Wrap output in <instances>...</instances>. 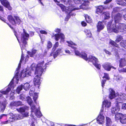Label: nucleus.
Instances as JSON below:
<instances>
[{
    "label": "nucleus",
    "mask_w": 126,
    "mask_h": 126,
    "mask_svg": "<svg viewBox=\"0 0 126 126\" xmlns=\"http://www.w3.org/2000/svg\"><path fill=\"white\" fill-rule=\"evenodd\" d=\"M29 37V34L26 32L25 31V30L23 29V32L21 34V42L23 44H20L22 53L21 59L19 64L18 68L15 72L16 74L9 84H8V88H14L16 85V84L18 83L20 78H23L26 77H28L31 75V72L29 70L25 71L24 70H23L22 71L20 74L18 72V70L20 67L21 63L24 59L23 50L26 47V45L27 44L26 41L28 40Z\"/></svg>",
    "instance_id": "1"
},
{
    "label": "nucleus",
    "mask_w": 126,
    "mask_h": 126,
    "mask_svg": "<svg viewBox=\"0 0 126 126\" xmlns=\"http://www.w3.org/2000/svg\"><path fill=\"white\" fill-rule=\"evenodd\" d=\"M122 15L118 13L114 17L115 23L112 24V21L108 22L107 25L108 31L109 32H113L116 33L123 32L126 31V26L124 23H120L122 20Z\"/></svg>",
    "instance_id": "2"
},
{
    "label": "nucleus",
    "mask_w": 126,
    "mask_h": 126,
    "mask_svg": "<svg viewBox=\"0 0 126 126\" xmlns=\"http://www.w3.org/2000/svg\"><path fill=\"white\" fill-rule=\"evenodd\" d=\"M44 62L39 63L37 65L34 63H32L30 67V69H32L33 71H35V74H38L34 77L33 82L34 85L38 88H39V85L41 83L40 77L44 71V69L46 67V65L48 64V63H46L44 66L43 65Z\"/></svg>",
    "instance_id": "3"
},
{
    "label": "nucleus",
    "mask_w": 126,
    "mask_h": 126,
    "mask_svg": "<svg viewBox=\"0 0 126 126\" xmlns=\"http://www.w3.org/2000/svg\"><path fill=\"white\" fill-rule=\"evenodd\" d=\"M110 94L109 96V98L112 99L116 96H118L116 98V101L117 103L119 104L121 102L120 101L126 100V95L124 94L120 93V94L118 93H115L114 91L112 89H109Z\"/></svg>",
    "instance_id": "4"
},
{
    "label": "nucleus",
    "mask_w": 126,
    "mask_h": 126,
    "mask_svg": "<svg viewBox=\"0 0 126 126\" xmlns=\"http://www.w3.org/2000/svg\"><path fill=\"white\" fill-rule=\"evenodd\" d=\"M53 0L55 2H58V3H57V4L61 7L63 11H65L66 12H68L67 11L68 8V11L69 12H70L71 11L75 10H78L80 9H86L87 8L86 6L84 4H83L79 6V7L76 8H73L72 6H68L66 8L65 7L63 4L59 3V2L57 0Z\"/></svg>",
    "instance_id": "5"
},
{
    "label": "nucleus",
    "mask_w": 126,
    "mask_h": 126,
    "mask_svg": "<svg viewBox=\"0 0 126 126\" xmlns=\"http://www.w3.org/2000/svg\"><path fill=\"white\" fill-rule=\"evenodd\" d=\"M67 43L68 44V46L71 47L75 50V54L77 56H78L82 58L85 60H87V55L84 52L80 53L77 50H76V45L73 43L72 41H67Z\"/></svg>",
    "instance_id": "6"
},
{
    "label": "nucleus",
    "mask_w": 126,
    "mask_h": 126,
    "mask_svg": "<svg viewBox=\"0 0 126 126\" xmlns=\"http://www.w3.org/2000/svg\"><path fill=\"white\" fill-rule=\"evenodd\" d=\"M124 56L125 58L121 59L119 61V66L120 67H123L126 65V53L124 55ZM118 70L120 73H126V67L122 69L119 68Z\"/></svg>",
    "instance_id": "7"
},
{
    "label": "nucleus",
    "mask_w": 126,
    "mask_h": 126,
    "mask_svg": "<svg viewBox=\"0 0 126 126\" xmlns=\"http://www.w3.org/2000/svg\"><path fill=\"white\" fill-rule=\"evenodd\" d=\"M87 60L86 61H88L89 62H92L93 64L97 68L100 69V68L101 65L98 63V59L95 57L92 56H90L89 58H87Z\"/></svg>",
    "instance_id": "8"
},
{
    "label": "nucleus",
    "mask_w": 126,
    "mask_h": 126,
    "mask_svg": "<svg viewBox=\"0 0 126 126\" xmlns=\"http://www.w3.org/2000/svg\"><path fill=\"white\" fill-rule=\"evenodd\" d=\"M14 18L16 21H15L14 17L11 16H8V21L10 23L13 25H15L16 24H19L21 22V21L19 17L17 16H15Z\"/></svg>",
    "instance_id": "9"
},
{
    "label": "nucleus",
    "mask_w": 126,
    "mask_h": 126,
    "mask_svg": "<svg viewBox=\"0 0 126 126\" xmlns=\"http://www.w3.org/2000/svg\"><path fill=\"white\" fill-rule=\"evenodd\" d=\"M8 122H11L14 121L15 120L20 119L23 118L21 115L16 114L14 115L12 113H10L8 114Z\"/></svg>",
    "instance_id": "10"
},
{
    "label": "nucleus",
    "mask_w": 126,
    "mask_h": 126,
    "mask_svg": "<svg viewBox=\"0 0 126 126\" xmlns=\"http://www.w3.org/2000/svg\"><path fill=\"white\" fill-rule=\"evenodd\" d=\"M31 87V86L29 83L26 82L24 84L18 86L16 89V91L18 94H19L20 92L21 91L23 88L26 91H27L29 90Z\"/></svg>",
    "instance_id": "11"
},
{
    "label": "nucleus",
    "mask_w": 126,
    "mask_h": 126,
    "mask_svg": "<svg viewBox=\"0 0 126 126\" xmlns=\"http://www.w3.org/2000/svg\"><path fill=\"white\" fill-rule=\"evenodd\" d=\"M28 109V107L25 106L23 107H21L19 109H16V110L22 114L23 117H27L28 116V113L27 111Z\"/></svg>",
    "instance_id": "12"
},
{
    "label": "nucleus",
    "mask_w": 126,
    "mask_h": 126,
    "mask_svg": "<svg viewBox=\"0 0 126 126\" xmlns=\"http://www.w3.org/2000/svg\"><path fill=\"white\" fill-rule=\"evenodd\" d=\"M52 36V37H54L55 40L56 41H58L59 39H61V43H63L64 41V34L62 33L55 34H53Z\"/></svg>",
    "instance_id": "13"
},
{
    "label": "nucleus",
    "mask_w": 126,
    "mask_h": 126,
    "mask_svg": "<svg viewBox=\"0 0 126 126\" xmlns=\"http://www.w3.org/2000/svg\"><path fill=\"white\" fill-rule=\"evenodd\" d=\"M120 105L119 104L117 103L116 106L115 107H113L111 109V112L112 114H115L118 112L120 109Z\"/></svg>",
    "instance_id": "14"
},
{
    "label": "nucleus",
    "mask_w": 126,
    "mask_h": 126,
    "mask_svg": "<svg viewBox=\"0 0 126 126\" xmlns=\"http://www.w3.org/2000/svg\"><path fill=\"white\" fill-rule=\"evenodd\" d=\"M97 122L100 124H102L104 122V117L102 114L100 113L97 119Z\"/></svg>",
    "instance_id": "15"
},
{
    "label": "nucleus",
    "mask_w": 126,
    "mask_h": 126,
    "mask_svg": "<svg viewBox=\"0 0 126 126\" xmlns=\"http://www.w3.org/2000/svg\"><path fill=\"white\" fill-rule=\"evenodd\" d=\"M22 102L20 101L17 102H11L10 104V107L12 108L13 106L17 107L22 105Z\"/></svg>",
    "instance_id": "16"
},
{
    "label": "nucleus",
    "mask_w": 126,
    "mask_h": 126,
    "mask_svg": "<svg viewBox=\"0 0 126 126\" xmlns=\"http://www.w3.org/2000/svg\"><path fill=\"white\" fill-rule=\"evenodd\" d=\"M62 49L63 48L62 47L59 48L54 52L53 55L54 57V58H55L57 56L60 55V54L62 52Z\"/></svg>",
    "instance_id": "17"
},
{
    "label": "nucleus",
    "mask_w": 126,
    "mask_h": 126,
    "mask_svg": "<svg viewBox=\"0 0 126 126\" xmlns=\"http://www.w3.org/2000/svg\"><path fill=\"white\" fill-rule=\"evenodd\" d=\"M104 68L106 70L110 71V70L111 68H114L109 63H107L103 66Z\"/></svg>",
    "instance_id": "18"
},
{
    "label": "nucleus",
    "mask_w": 126,
    "mask_h": 126,
    "mask_svg": "<svg viewBox=\"0 0 126 126\" xmlns=\"http://www.w3.org/2000/svg\"><path fill=\"white\" fill-rule=\"evenodd\" d=\"M111 105V102L107 100H105L103 102V107L104 106L106 107L109 108L110 107Z\"/></svg>",
    "instance_id": "19"
},
{
    "label": "nucleus",
    "mask_w": 126,
    "mask_h": 126,
    "mask_svg": "<svg viewBox=\"0 0 126 126\" xmlns=\"http://www.w3.org/2000/svg\"><path fill=\"white\" fill-rule=\"evenodd\" d=\"M97 31L99 32L101 30H102L104 28V26L102 22L99 21L97 25Z\"/></svg>",
    "instance_id": "20"
},
{
    "label": "nucleus",
    "mask_w": 126,
    "mask_h": 126,
    "mask_svg": "<svg viewBox=\"0 0 126 126\" xmlns=\"http://www.w3.org/2000/svg\"><path fill=\"white\" fill-rule=\"evenodd\" d=\"M104 8H105L102 5L98 6L96 9V13L99 14L101 13Z\"/></svg>",
    "instance_id": "21"
},
{
    "label": "nucleus",
    "mask_w": 126,
    "mask_h": 126,
    "mask_svg": "<svg viewBox=\"0 0 126 126\" xmlns=\"http://www.w3.org/2000/svg\"><path fill=\"white\" fill-rule=\"evenodd\" d=\"M30 105L31 106V110L32 114H31V115H32V114L33 112H34V113L35 112H36L39 109V107H38V109H36L35 106L33 104Z\"/></svg>",
    "instance_id": "22"
},
{
    "label": "nucleus",
    "mask_w": 126,
    "mask_h": 126,
    "mask_svg": "<svg viewBox=\"0 0 126 126\" xmlns=\"http://www.w3.org/2000/svg\"><path fill=\"white\" fill-rule=\"evenodd\" d=\"M120 120V122L123 124L126 123V115H123Z\"/></svg>",
    "instance_id": "23"
},
{
    "label": "nucleus",
    "mask_w": 126,
    "mask_h": 126,
    "mask_svg": "<svg viewBox=\"0 0 126 126\" xmlns=\"http://www.w3.org/2000/svg\"><path fill=\"white\" fill-rule=\"evenodd\" d=\"M115 119L116 120H120L123 114L121 113H118L115 114Z\"/></svg>",
    "instance_id": "24"
},
{
    "label": "nucleus",
    "mask_w": 126,
    "mask_h": 126,
    "mask_svg": "<svg viewBox=\"0 0 126 126\" xmlns=\"http://www.w3.org/2000/svg\"><path fill=\"white\" fill-rule=\"evenodd\" d=\"M37 51L33 49L31 52L28 51V53L31 57H33L35 54L36 53Z\"/></svg>",
    "instance_id": "25"
},
{
    "label": "nucleus",
    "mask_w": 126,
    "mask_h": 126,
    "mask_svg": "<svg viewBox=\"0 0 126 126\" xmlns=\"http://www.w3.org/2000/svg\"><path fill=\"white\" fill-rule=\"evenodd\" d=\"M106 125L107 126H109L111 125L112 122L110 119L108 117H106Z\"/></svg>",
    "instance_id": "26"
},
{
    "label": "nucleus",
    "mask_w": 126,
    "mask_h": 126,
    "mask_svg": "<svg viewBox=\"0 0 126 126\" xmlns=\"http://www.w3.org/2000/svg\"><path fill=\"white\" fill-rule=\"evenodd\" d=\"M121 13L122 15H123L124 19L126 20V9L121 10Z\"/></svg>",
    "instance_id": "27"
},
{
    "label": "nucleus",
    "mask_w": 126,
    "mask_h": 126,
    "mask_svg": "<svg viewBox=\"0 0 126 126\" xmlns=\"http://www.w3.org/2000/svg\"><path fill=\"white\" fill-rule=\"evenodd\" d=\"M39 109L36 112H35V114L38 118H40L42 116V114L41 112L39 110Z\"/></svg>",
    "instance_id": "28"
},
{
    "label": "nucleus",
    "mask_w": 126,
    "mask_h": 126,
    "mask_svg": "<svg viewBox=\"0 0 126 126\" xmlns=\"http://www.w3.org/2000/svg\"><path fill=\"white\" fill-rule=\"evenodd\" d=\"M0 2L1 4L3 5L6 8L8 7V3L7 1L6 0H0Z\"/></svg>",
    "instance_id": "29"
},
{
    "label": "nucleus",
    "mask_w": 126,
    "mask_h": 126,
    "mask_svg": "<svg viewBox=\"0 0 126 126\" xmlns=\"http://www.w3.org/2000/svg\"><path fill=\"white\" fill-rule=\"evenodd\" d=\"M85 32L86 33L87 37L90 38L91 36V33L90 30L87 29L85 30Z\"/></svg>",
    "instance_id": "30"
},
{
    "label": "nucleus",
    "mask_w": 126,
    "mask_h": 126,
    "mask_svg": "<svg viewBox=\"0 0 126 126\" xmlns=\"http://www.w3.org/2000/svg\"><path fill=\"white\" fill-rule=\"evenodd\" d=\"M1 93L2 94H7L8 93V88L6 89V91H0V93ZM2 95L0 94V99L2 98Z\"/></svg>",
    "instance_id": "31"
},
{
    "label": "nucleus",
    "mask_w": 126,
    "mask_h": 126,
    "mask_svg": "<svg viewBox=\"0 0 126 126\" xmlns=\"http://www.w3.org/2000/svg\"><path fill=\"white\" fill-rule=\"evenodd\" d=\"M103 15L104 16V19H107L110 17L109 14L108 12L104 13Z\"/></svg>",
    "instance_id": "32"
},
{
    "label": "nucleus",
    "mask_w": 126,
    "mask_h": 126,
    "mask_svg": "<svg viewBox=\"0 0 126 126\" xmlns=\"http://www.w3.org/2000/svg\"><path fill=\"white\" fill-rule=\"evenodd\" d=\"M26 100H27L28 103L30 105H31L32 104V101L31 98L29 96L27 97Z\"/></svg>",
    "instance_id": "33"
},
{
    "label": "nucleus",
    "mask_w": 126,
    "mask_h": 126,
    "mask_svg": "<svg viewBox=\"0 0 126 126\" xmlns=\"http://www.w3.org/2000/svg\"><path fill=\"white\" fill-rule=\"evenodd\" d=\"M120 45L122 47L126 49V41H122L120 43Z\"/></svg>",
    "instance_id": "34"
},
{
    "label": "nucleus",
    "mask_w": 126,
    "mask_h": 126,
    "mask_svg": "<svg viewBox=\"0 0 126 126\" xmlns=\"http://www.w3.org/2000/svg\"><path fill=\"white\" fill-rule=\"evenodd\" d=\"M85 18L86 21L88 23H90L91 22V17L88 15H86L85 16Z\"/></svg>",
    "instance_id": "35"
},
{
    "label": "nucleus",
    "mask_w": 126,
    "mask_h": 126,
    "mask_svg": "<svg viewBox=\"0 0 126 126\" xmlns=\"http://www.w3.org/2000/svg\"><path fill=\"white\" fill-rule=\"evenodd\" d=\"M33 96V98L34 102L36 104H37L36 100L38 97V94L37 93H35L34 94Z\"/></svg>",
    "instance_id": "36"
},
{
    "label": "nucleus",
    "mask_w": 126,
    "mask_h": 126,
    "mask_svg": "<svg viewBox=\"0 0 126 126\" xmlns=\"http://www.w3.org/2000/svg\"><path fill=\"white\" fill-rule=\"evenodd\" d=\"M122 39V36L121 35H119L117 37L115 41L116 42L118 43Z\"/></svg>",
    "instance_id": "37"
},
{
    "label": "nucleus",
    "mask_w": 126,
    "mask_h": 126,
    "mask_svg": "<svg viewBox=\"0 0 126 126\" xmlns=\"http://www.w3.org/2000/svg\"><path fill=\"white\" fill-rule=\"evenodd\" d=\"M114 79L117 81H119L122 79V78L119 75H115Z\"/></svg>",
    "instance_id": "38"
},
{
    "label": "nucleus",
    "mask_w": 126,
    "mask_h": 126,
    "mask_svg": "<svg viewBox=\"0 0 126 126\" xmlns=\"http://www.w3.org/2000/svg\"><path fill=\"white\" fill-rule=\"evenodd\" d=\"M109 43L113 46H115L117 47H118V45L113 41H111Z\"/></svg>",
    "instance_id": "39"
},
{
    "label": "nucleus",
    "mask_w": 126,
    "mask_h": 126,
    "mask_svg": "<svg viewBox=\"0 0 126 126\" xmlns=\"http://www.w3.org/2000/svg\"><path fill=\"white\" fill-rule=\"evenodd\" d=\"M35 90L34 88H32L29 91V94L31 96L33 95L34 94V91Z\"/></svg>",
    "instance_id": "40"
},
{
    "label": "nucleus",
    "mask_w": 126,
    "mask_h": 126,
    "mask_svg": "<svg viewBox=\"0 0 126 126\" xmlns=\"http://www.w3.org/2000/svg\"><path fill=\"white\" fill-rule=\"evenodd\" d=\"M8 26L10 27L13 30V32L14 33V34L16 37V38H17V39L18 40V37L17 36V34L16 32L15 31L14 29V28L13 27H12L10 25H8Z\"/></svg>",
    "instance_id": "41"
},
{
    "label": "nucleus",
    "mask_w": 126,
    "mask_h": 126,
    "mask_svg": "<svg viewBox=\"0 0 126 126\" xmlns=\"http://www.w3.org/2000/svg\"><path fill=\"white\" fill-rule=\"evenodd\" d=\"M120 10V8L119 7H115L113 8L112 12V15H113L114 13L118 11H119Z\"/></svg>",
    "instance_id": "42"
},
{
    "label": "nucleus",
    "mask_w": 126,
    "mask_h": 126,
    "mask_svg": "<svg viewBox=\"0 0 126 126\" xmlns=\"http://www.w3.org/2000/svg\"><path fill=\"white\" fill-rule=\"evenodd\" d=\"M0 109L1 110V111L3 112L4 110L5 109V105L3 104H0Z\"/></svg>",
    "instance_id": "43"
},
{
    "label": "nucleus",
    "mask_w": 126,
    "mask_h": 126,
    "mask_svg": "<svg viewBox=\"0 0 126 126\" xmlns=\"http://www.w3.org/2000/svg\"><path fill=\"white\" fill-rule=\"evenodd\" d=\"M26 97L25 95L21 94L20 96V99L23 100H26Z\"/></svg>",
    "instance_id": "44"
},
{
    "label": "nucleus",
    "mask_w": 126,
    "mask_h": 126,
    "mask_svg": "<svg viewBox=\"0 0 126 126\" xmlns=\"http://www.w3.org/2000/svg\"><path fill=\"white\" fill-rule=\"evenodd\" d=\"M74 3L77 4L82 3L83 1V0H73Z\"/></svg>",
    "instance_id": "45"
},
{
    "label": "nucleus",
    "mask_w": 126,
    "mask_h": 126,
    "mask_svg": "<svg viewBox=\"0 0 126 126\" xmlns=\"http://www.w3.org/2000/svg\"><path fill=\"white\" fill-rule=\"evenodd\" d=\"M102 74H103L104 75V76L103 77V78H105L107 79L108 80H109V75L108 74L105 73H103Z\"/></svg>",
    "instance_id": "46"
},
{
    "label": "nucleus",
    "mask_w": 126,
    "mask_h": 126,
    "mask_svg": "<svg viewBox=\"0 0 126 126\" xmlns=\"http://www.w3.org/2000/svg\"><path fill=\"white\" fill-rule=\"evenodd\" d=\"M52 46V44L51 43L50 41H48L47 43V47L48 48H51Z\"/></svg>",
    "instance_id": "47"
},
{
    "label": "nucleus",
    "mask_w": 126,
    "mask_h": 126,
    "mask_svg": "<svg viewBox=\"0 0 126 126\" xmlns=\"http://www.w3.org/2000/svg\"><path fill=\"white\" fill-rule=\"evenodd\" d=\"M122 109L126 110V103H123L122 105Z\"/></svg>",
    "instance_id": "48"
},
{
    "label": "nucleus",
    "mask_w": 126,
    "mask_h": 126,
    "mask_svg": "<svg viewBox=\"0 0 126 126\" xmlns=\"http://www.w3.org/2000/svg\"><path fill=\"white\" fill-rule=\"evenodd\" d=\"M106 80L105 79H103L101 82L102 86V87H103L104 86V84L106 82Z\"/></svg>",
    "instance_id": "49"
},
{
    "label": "nucleus",
    "mask_w": 126,
    "mask_h": 126,
    "mask_svg": "<svg viewBox=\"0 0 126 126\" xmlns=\"http://www.w3.org/2000/svg\"><path fill=\"white\" fill-rule=\"evenodd\" d=\"M40 32L41 34H47V32L46 31L43 30L40 31Z\"/></svg>",
    "instance_id": "50"
},
{
    "label": "nucleus",
    "mask_w": 126,
    "mask_h": 126,
    "mask_svg": "<svg viewBox=\"0 0 126 126\" xmlns=\"http://www.w3.org/2000/svg\"><path fill=\"white\" fill-rule=\"evenodd\" d=\"M112 0H106V1L104 2V3L105 4H107L111 2Z\"/></svg>",
    "instance_id": "51"
},
{
    "label": "nucleus",
    "mask_w": 126,
    "mask_h": 126,
    "mask_svg": "<svg viewBox=\"0 0 126 126\" xmlns=\"http://www.w3.org/2000/svg\"><path fill=\"white\" fill-rule=\"evenodd\" d=\"M54 31L56 32L59 33L61 32V30L60 29L58 28H56L55 29Z\"/></svg>",
    "instance_id": "52"
},
{
    "label": "nucleus",
    "mask_w": 126,
    "mask_h": 126,
    "mask_svg": "<svg viewBox=\"0 0 126 126\" xmlns=\"http://www.w3.org/2000/svg\"><path fill=\"white\" fill-rule=\"evenodd\" d=\"M116 59V60H117L120 58V57L119 55L118 54H116L115 55Z\"/></svg>",
    "instance_id": "53"
},
{
    "label": "nucleus",
    "mask_w": 126,
    "mask_h": 126,
    "mask_svg": "<svg viewBox=\"0 0 126 126\" xmlns=\"http://www.w3.org/2000/svg\"><path fill=\"white\" fill-rule=\"evenodd\" d=\"M81 24L83 26H85L86 25V23L84 21L82 22Z\"/></svg>",
    "instance_id": "54"
},
{
    "label": "nucleus",
    "mask_w": 126,
    "mask_h": 126,
    "mask_svg": "<svg viewBox=\"0 0 126 126\" xmlns=\"http://www.w3.org/2000/svg\"><path fill=\"white\" fill-rule=\"evenodd\" d=\"M104 51L107 54H108L109 55H110L111 54V53L109 52V51H108L107 50L105 49L104 50Z\"/></svg>",
    "instance_id": "55"
},
{
    "label": "nucleus",
    "mask_w": 126,
    "mask_h": 126,
    "mask_svg": "<svg viewBox=\"0 0 126 126\" xmlns=\"http://www.w3.org/2000/svg\"><path fill=\"white\" fill-rule=\"evenodd\" d=\"M59 46V43L58 42H57L54 45V47H58Z\"/></svg>",
    "instance_id": "56"
},
{
    "label": "nucleus",
    "mask_w": 126,
    "mask_h": 126,
    "mask_svg": "<svg viewBox=\"0 0 126 126\" xmlns=\"http://www.w3.org/2000/svg\"><path fill=\"white\" fill-rule=\"evenodd\" d=\"M65 52L66 53L68 54L69 55L71 53V52H70V51L68 50H65Z\"/></svg>",
    "instance_id": "57"
},
{
    "label": "nucleus",
    "mask_w": 126,
    "mask_h": 126,
    "mask_svg": "<svg viewBox=\"0 0 126 126\" xmlns=\"http://www.w3.org/2000/svg\"><path fill=\"white\" fill-rule=\"evenodd\" d=\"M3 11V7L0 5V11L2 12Z\"/></svg>",
    "instance_id": "58"
},
{
    "label": "nucleus",
    "mask_w": 126,
    "mask_h": 126,
    "mask_svg": "<svg viewBox=\"0 0 126 126\" xmlns=\"http://www.w3.org/2000/svg\"><path fill=\"white\" fill-rule=\"evenodd\" d=\"M50 125L51 126H54V123L52 122H50Z\"/></svg>",
    "instance_id": "59"
},
{
    "label": "nucleus",
    "mask_w": 126,
    "mask_h": 126,
    "mask_svg": "<svg viewBox=\"0 0 126 126\" xmlns=\"http://www.w3.org/2000/svg\"><path fill=\"white\" fill-rule=\"evenodd\" d=\"M12 10V8L10 6L8 2V10Z\"/></svg>",
    "instance_id": "60"
},
{
    "label": "nucleus",
    "mask_w": 126,
    "mask_h": 126,
    "mask_svg": "<svg viewBox=\"0 0 126 126\" xmlns=\"http://www.w3.org/2000/svg\"><path fill=\"white\" fill-rule=\"evenodd\" d=\"M26 59H25V62H26V61H27V60H28V58H29L28 56V55H27L26 57Z\"/></svg>",
    "instance_id": "61"
},
{
    "label": "nucleus",
    "mask_w": 126,
    "mask_h": 126,
    "mask_svg": "<svg viewBox=\"0 0 126 126\" xmlns=\"http://www.w3.org/2000/svg\"><path fill=\"white\" fill-rule=\"evenodd\" d=\"M0 19L1 20L3 21H4V22H5V20L3 18L1 17L0 18Z\"/></svg>",
    "instance_id": "62"
},
{
    "label": "nucleus",
    "mask_w": 126,
    "mask_h": 126,
    "mask_svg": "<svg viewBox=\"0 0 126 126\" xmlns=\"http://www.w3.org/2000/svg\"><path fill=\"white\" fill-rule=\"evenodd\" d=\"M5 114H2V115H1L0 116V119H1L2 117L4 116H5Z\"/></svg>",
    "instance_id": "63"
},
{
    "label": "nucleus",
    "mask_w": 126,
    "mask_h": 126,
    "mask_svg": "<svg viewBox=\"0 0 126 126\" xmlns=\"http://www.w3.org/2000/svg\"><path fill=\"white\" fill-rule=\"evenodd\" d=\"M30 126H35V125L34 124L33 122L32 123Z\"/></svg>",
    "instance_id": "64"
}]
</instances>
